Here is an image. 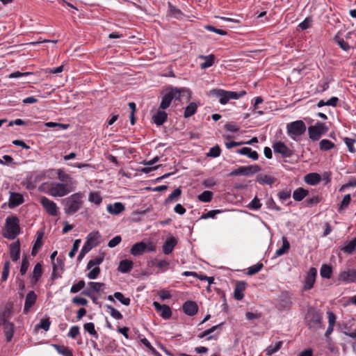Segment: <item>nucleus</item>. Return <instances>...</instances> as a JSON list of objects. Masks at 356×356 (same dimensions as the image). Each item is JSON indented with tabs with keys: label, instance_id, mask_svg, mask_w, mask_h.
Returning <instances> with one entry per match:
<instances>
[{
	"label": "nucleus",
	"instance_id": "nucleus-21",
	"mask_svg": "<svg viewBox=\"0 0 356 356\" xmlns=\"http://www.w3.org/2000/svg\"><path fill=\"white\" fill-rule=\"evenodd\" d=\"M177 239L175 237L172 236L168 237L162 247L163 253L165 254H170L177 245Z\"/></svg>",
	"mask_w": 356,
	"mask_h": 356
},
{
	"label": "nucleus",
	"instance_id": "nucleus-25",
	"mask_svg": "<svg viewBox=\"0 0 356 356\" xmlns=\"http://www.w3.org/2000/svg\"><path fill=\"white\" fill-rule=\"evenodd\" d=\"M57 175L61 184H65L69 187H71L75 182L73 178L70 175L65 173L62 169L57 170Z\"/></svg>",
	"mask_w": 356,
	"mask_h": 356
},
{
	"label": "nucleus",
	"instance_id": "nucleus-20",
	"mask_svg": "<svg viewBox=\"0 0 356 356\" xmlns=\"http://www.w3.org/2000/svg\"><path fill=\"white\" fill-rule=\"evenodd\" d=\"M24 202V197L22 194L15 192H10L8 207L15 208Z\"/></svg>",
	"mask_w": 356,
	"mask_h": 356
},
{
	"label": "nucleus",
	"instance_id": "nucleus-35",
	"mask_svg": "<svg viewBox=\"0 0 356 356\" xmlns=\"http://www.w3.org/2000/svg\"><path fill=\"white\" fill-rule=\"evenodd\" d=\"M309 191L303 188H298L293 193V198L298 202L302 201L307 195Z\"/></svg>",
	"mask_w": 356,
	"mask_h": 356
},
{
	"label": "nucleus",
	"instance_id": "nucleus-49",
	"mask_svg": "<svg viewBox=\"0 0 356 356\" xmlns=\"http://www.w3.org/2000/svg\"><path fill=\"white\" fill-rule=\"evenodd\" d=\"M104 259V254H102V255L100 257H97L93 259H90L87 264V269L89 270V269L92 268L94 266L100 265L103 262Z\"/></svg>",
	"mask_w": 356,
	"mask_h": 356
},
{
	"label": "nucleus",
	"instance_id": "nucleus-28",
	"mask_svg": "<svg viewBox=\"0 0 356 356\" xmlns=\"http://www.w3.org/2000/svg\"><path fill=\"white\" fill-rule=\"evenodd\" d=\"M236 153L240 154L241 155H245L248 158L252 159V160H257L259 159V154L256 151L252 150L250 147H244L241 149H238L236 150Z\"/></svg>",
	"mask_w": 356,
	"mask_h": 356
},
{
	"label": "nucleus",
	"instance_id": "nucleus-11",
	"mask_svg": "<svg viewBox=\"0 0 356 356\" xmlns=\"http://www.w3.org/2000/svg\"><path fill=\"white\" fill-rule=\"evenodd\" d=\"M40 203L49 215L51 216H56L58 215V207L54 201L45 196H42L40 199Z\"/></svg>",
	"mask_w": 356,
	"mask_h": 356
},
{
	"label": "nucleus",
	"instance_id": "nucleus-24",
	"mask_svg": "<svg viewBox=\"0 0 356 356\" xmlns=\"http://www.w3.org/2000/svg\"><path fill=\"white\" fill-rule=\"evenodd\" d=\"M10 256L13 261H17L20 257V243L17 240L10 245Z\"/></svg>",
	"mask_w": 356,
	"mask_h": 356
},
{
	"label": "nucleus",
	"instance_id": "nucleus-61",
	"mask_svg": "<svg viewBox=\"0 0 356 356\" xmlns=\"http://www.w3.org/2000/svg\"><path fill=\"white\" fill-rule=\"evenodd\" d=\"M43 273L42 266L40 263H37L33 268V271L31 275L37 277L40 279Z\"/></svg>",
	"mask_w": 356,
	"mask_h": 356
},
{
	"label": "nucleus",
	"instance_id": "nucleus-8",
	"mask_svg": "<svg viewBox=\"0 0 356 356\" xmlns=\"http://www.w3.org/2000/svg\"><path fill=\"white\" fill-rule=\"evenodd\" d=\"M306 321L309 328L322 325V316L315 309H309L306 316Z\"/></svg>",
	"mask_w": 356,
	"mask_h": 356
},
{
	"label": "nucleus",
	"instance_id": "nucleus-6",
	"mask_svg": "<svg viewBox=\"0 0 356 356\" xmlns=\"http://www.w3.org/2000/svg\"><path fill=\"white\" fill-rule=\"evenodd\" d=\"M288 134L294 138L295 136L302 135L306 131V125L302 120H296L289 123L286 126Z\"/></svg>",
	"mask_w": 356,
	"mask_h": 356
},
{
	"label": "nucleus",
	"instance_id": "nucleus-57",
	"mask_svg": "<svg viewBox=\"0 0 356 356\" xmlns=\"http://www.w3.org/2000/svg\"><path fill=\"white\" fill-rule=\"evenodd\" d=\"M334 40L343 50L348 51L350 49V46L343 38L336 35L334 37Z\"/></svg>",
	"mask_w": 356,
	"mask_h": 356
},
{
	"label": "nucleus",
	"instance_id": "nucleus-27",
	"mask_svg": "<svg viewBox=\"0 0 356 356\" xmlns=\"http://www.w3.org/2000/svg\"><path fill=\"white\" fill-rule=\"evenodd\" d=\"M246 283L243 281H238L236 283L234 289V298L237 300H241L243 298V291L245 289Z\"/></svg>",
	"mask_w": 356,
	"mask_h": 356
},
{
	"label": "nucleus",
	"instance_id": "nucleus-36",
	"mask_svg": "<svg viewBox=\"0 0 356 356\" xmlns=\"http://www.w3.org/2000/svg\"><path fill=\"white\" fill-rule=\"evenodd\" d=\"M198 104L195 102H191L185 108L184 112V117L188 118L193 115L197 110Z\"/></svg>",
	"mask_w": 356,
	"mask_h": 356
},
{
	"label": "nucleus",
	"instance_id": "nucleus-41",
	"mask_svg": "<svg viewBox=\"0 0 356 356\" xmlns=\"http://www.w3.org/2000/svg\"><path fill=\"white\" fill-rule=\"evenodd\" d=\"M83 329L85 332H88L91 336H92L95 339H97L99 337L98 333L97 332L95 324L93 323H86L83 325Z\"/></svg>",
	"mask_w": 356,
	"mask_h": 356
},
{
	"label": "nucleus",
	"instance_id": "nucleus-50",
	"mask_svg": "<svg viewBox=\"0 0 356 356\" xmlns=\"http://www.w3.org/2000/svg\"><path fill=\"white\" fill-rule=\"evenodd\" d=\"M321 201V197L318 195L313 196L312 197L307 198L305 202V206L307 207H312L314 205H316Z\"/></svg>",
	"mask_w": 356,
	"mask_h": 356
},
{
	"label": "nucleus",
	"instance_id": "nucleus-37",
	"mask_svg": "<svg viewBox=\"0 0 356 356\" xmlns=\"http://www.w3.org/2000/svg\"><path fill=\"white\" fill-rule=\"evenodd\" d=\"M275 180V177L267 175L259 174L257 176V181L261 184L272 185Z\"/></svg>",
	"mask_w": 356,
	"mask_h": 356
},
{
	"label": "nucleus",
	"instance_id": "nucleus-62",
	"mask_svg": "<svg viewBox=\"0 0 356 356\" xmlns=\"http://www.w3.org/2000/svg\"><path fill=\"white\" fill-rule=\"evenodd\" d=\"M81 242V239H76L74 241L72 248L68 254V255L70 258H73L75 256L76 252L78 251V250L79 248Z\"/></svg>",
	"mask_w": 356,
	"mask_h": 356
},
{
	"label": "nucleus",
	"instance_id": "nucleus-14",
	"mask_svg": "<svg viewBox=\"0 0 356 356\" xmlns=\"http://www.w3.org/2000/svg\"><path fill=\"white\" fill-rule=\"evenodd\" d=\"M153 306L159 315L164 319H170L172 316V310L167 305H161L154 301Z\"/></svg>",
	"mask_w": 356,
	"mask_h": 356
},
{
	"label": "nucleus",
	"instance_id": "nucleus-15",
	"mask_svg": "<svg viewBox=\"0 0 356 356\" xmlns=\"http://www.w3.org/2000/svg\"><path fill=\"white\" fill-rule=\"evenodd\" d=\"M245 94L246 92L245 90H241L239 92L225 90V96L219 99V102L221 104H226L229 99H238L243 97Z\"/></svg>",
	"mask_w": 356,
	"mask_h": 356
},
{
	"label": "nucleus",
	"instance_id": "nucleus-47",
	"mask_svg": "<svg viewBox=\"0 0 356 356\" xmlns=\"http://www.w3.org/2000/svg\"><path fill=\"white\" fill-rule=\"evenodd\" d=\"M29 267V261L28 259V256L26 254H24L22 257V264H21L20 270H19V273H20L21 275H24L26 273Z\"/></svg>",
	"mask_w": 356,
	"mask_h": 356
},
{
	"label": "nucleus",
	"instance_id": "nucleus-63",
	"mask_svg": "<svg viewBox=\"0 0 356 356\" xmlns=\"http://www.w3.org/2000/svg\"><path fill=\"white\" fill-rule=\"evenodd\" d=\"M225 95V90L222 89H212L209 91V95L222 98Z\"/></svg>",
	"mask_w": 356,
	"mask_h": 356
},
{
	"label": "nucleus",
	"instance_id": "nucleus-43",
	"mask_svg": "<svg viewBox=\"0 0 356 356\" xmlns=\"http://www.w3.org/2000/svg\"><path fill=\"white\" fill-rule=\"evenodd\" d=\"M283 342L282 341H277L275 345H270L266 349V353L268 356H270L271 355L277 352L282 346Z\"/></svg>",
	"mask_w": 356,
	"mask_h": 356
},
{
	"label": "nucleus",
	"instance_id": "nucleus-17",
	"mask_svg": "<svg viewBox=\"0 0 356 356\" xmlns=\"http://www.w3.org/2000/svg\"><path fill=\"white\" fill-rule=\"evenodd\" d=\"M184 312L189 316H193L195 315L198 312V306L197 303L192 300H187L183 304Z\"/></svg>",
	"mask_w": 356,
	"mask_h": 356
},
{
	"label": "nucleus",
	"instance_id": "nucleus-55",
	"mask_svg": "<svg viewBox=\"0 0 356 356\" xmlns=\"http://www.w3.org/2000/svg\"><path fill=\"white\" fill-rule=\"evenodd\" d=\"M221 149L218 145H216L209 149V152L207 154L208 157L216 158L220 155Z\"/></svg>",
	"mask_w": 356,
	"mask_h": 356
},
{
	"label": "nucleus",
	"instance_id": "nucleus-33",
	"mask_svg": "<svg viewBox=\"0 0 356 356\" xmlns=\"http://www.w3.org/2000/svg\"><path fill=\"white\" fill-rule=\"evenodd\" d=\"M282 245L281 248L277 249L275 252V256L276 257H280L283 254H285L288 253L289 249H290V243L287 240V238L286 236L282 237Z\"/></svg>",
	"mask_w": 356,
	"mask_h": 356
},
{
	"label": "nucleus",
	"instance_id": "nucleus-12",
	"mask_svg": "<svg viewBox=\"0 0 356 356\" xmlns=\"http://www.w3.org/2000/svg\"><path fill=\"white\" fill-rule=\"evenodd\" d=\"M317 276V270L314 267H311L307 273L304 281L303 291H309L312 289L316 282V277Z\"/></svg>",
	"mask_w": 356,
	"mask_h": 356
},
{
	"label": "nucleus",
	"instance_id": "nucleus-19",
	"mask_svg": "<svg viewBox=\"0 0 356 356\" xmlns=\"http://www.w3.org/2000/svg\"><path fill=\"white\" fill-rule=\"evenodd\" d=\"M292 305V301L290 296L286 293H282L279 298L277 308L280 310H288Z\"/></svg>",
	"mask_w": 356,
	"mask_h": 356
},
{
	"label": "nucleus",
	"instance_id": "nucleus-29",
	"mask_svg": "<svg viewBox=\"0 0 356 356\" xmlns=\"http://www.w3.org/2000/svg\"><path fill=\"white\" fill-rule=\"evenodd\" d=\"M321 180V177L316 172H311L305 176V181L311 186L318 184Z\"/></svg>",
	"mask_w": 356,
	"mask_h": 356
},
{
	"label": "nucleus",
	"instance_id": "nucleus-56",
	"mask_svg": "<svg viewBox=\"0 0 356 356\" xmlns=\"http://www.w3.org/2000/svg\"><path fill=\"white\" fill-rule=\"evenodd\" d=\"M10 261H6L4 263L3 268V271H2V275H1V281L2 282H6L8 279L9 273H10Z\"/></svg>",
	"mask_w": 356,
	"mask_h": 356
},
{
	"label": "nucleus",
	"instance_id": "nucleus-32",
	"mask_svg": "<svg viewBox=\"0 0 356 356\" xmlns=\"http://www.w3.org/2000/svg\"><path fill=\"white\" fill-rule=\"evenodd\" d=\"M181 188H177L175 189L171 194L168 195V197L165 200L164 204L168 205L173 202H177L181 195Z\"/></svg>",
	"mask_w": 356,
	"mask_h": 356
},
{
	"label": "nucleus",
	"instance_id": "nucleus-40",
	"mask_svg": "<svg viewBox=\"0 0 356 356\" xmlns=\"http://www.w3.org/2000/svg\"><path fill=\"white\" fill-rule=\"evenodd\" d=\"M332 274V266L327 264H323L321 270L320 275L323 278L330 279Z\"/></svg>",
	"mask_w": 356,
	"mask_h": 356
},
{
	"label": "nucleus",
	"instance_id": "nucleus-53",
	"mask_svg": "<svg viewBox=\"0 0 356 356\" xmlns=\"http://www.w3.org/2000/svg\"><path fill=\"white\" fill-rule=\"evenodd\" d=\"M351 201V197L350 194H347L344 195L342 201L340 203V205L338 208V211L341 213L343 209L348 207L350 202Z\"/></svg>",
	"mask_w": 356,
	"mask_h": 356
},
{
	"label": "nucleus",
	"instance_id": "nucleus-16",
	"mask_svg": "<svg viewBox=\"0 0 356 356\" xmlns=\"http://www.w3.org/2000/svg\"><path fill=\"white\" fill-rule=\"evenodd\" d=\"M2 326L6 336V341L10 342L14 334V324L6 318L2 319Z\"/></svg>",
	"mask_w": 356,
	"mask_h": 356
},
{
	"label": "nucleus",
	"instance_id": "nucleus-10",
	"mask_svg": "<svg viewBox=\"0 0 356 356\" xmlns=\"http://www.w3.org/2000/svg\"><path fill=\"white\" fill-rule=\"evenodd\" d=\"M67 186L59 182L53 183L49 189L50 194L54 197H63L67 195L72 190L68 189Z\"/></svg>",
	"mask_w": 356,
	"mask_h": 356
},
{
	"label": "nucleus",
	"instance_id": "nucleus-3",
	"mask_svg": "<svg viewBox=\"0 0 356 356\" xmlns=\"http://www.w3.org/2000/svg\"><path fill=\"white\" fill-rule=\"evenodd\" d=\"M101 237V235L98 231L90 232L88 236L86 241L85 242L83 246L82 247L81 252H79L77 261H81L86 254L90 252L92 248L98 245L99 242L98 239Z\"/></svg>",
	"mask_w": 356,
	"mask_h": 356
},
{
	"label": "nucleus",
	"instance_id": "nucleus-51",
	"mask_svg": "<svg viewBox=\"0 0 356 356\" xmlns=\"http://www.w3.org/2000/svg\"><path fill=\"white\" fill-rule=\"evenodd\" d=\"M140 341L154 356H162L146 338L142 339Z\"/></svg>",
	"mask_w": 356,
	"mask_h": 356
},
{
	"label": "nucleus",
	"instance_id": "nucleus-5",
	"mask_svg": "<svg viewBox=\"0 0 356 356\" xmlns=\"http://www.w3.org/2000/svg\"><path fill=\"white\" fill-rule=\"evenodd\" d=\"M327 131L328 127L324 123L318 122L314 125L309 127V138L313 141L318 140Z\"/></svg>",
	"mask_w": 356,
	"mask_h": 356
},
{
	"label": "nucleus",
	"instance_id": "nucleus-7",
	"mask_svg": "<svg viewBox=\"0 0 356 356\" xmlns=\"http://www.w3.org/2000/svg\"><path fill=\"white\" fill-rule=\"evenodd\" d=\"M261 168L258 165H251L248 166H241L237 169L232 170L228 174L229 177H234L238 175L249 176L261 171Z\"/></svg>",
	"mask_w": 356,
	"mask_h": 356
},
{
	"label": "nucleus",
	"instance_id": "nucleus-22",
	"mask_svg": "<svg viewBox=\"0 0 356 356\" xmlns=\"http://www.w3.org/2000/svg\"><path fill=\"white\" fill-rule=\"evenodd\" d=\"M37 300V295L33 291H30L25 299L24 313L27 314L31 307H32L35 303Z\"/></svg>",
	"mask_w": 356,
	"mask_h": 356
},
{
	"label": "nucleus",
	"instance_id": "nucleus-59",
	"mask_svg": "<svg viewBox=\"0 0 356 356\" xmlns=\"http://www.w3.org/2000/svg\"><path fill=\"white\" fill-rule=\"evenodd\" d=\"M86 283L84 280H80L76 284H73L70 289V292L72 293H76L85 287Z\"/></svg>",
	"mask_w": 356,
	"mask_h": 356
},
{
	"label": "nucleus",
	"instance_id": "nucleus-31",
	"mask_svg": "<svg viewBox=\"0 0 356 356\" xmlns=\"http://www.w3.org/2000/svg\"><path fill=\"white\" fill-rule=\"evenodd\" d=\"M125 209L124 205L121 202H115L113 204H108L107 206V211L111 214L118 215L124 211Z\"/></svg>",
	"mask_w": 356,
	"mask_h": 356
},
{
	"label": "nucleus",
	"instance_id": "nucleus-44",
	"mask_svg": "<svg viewBox=\"0 0 356 356\" xmlns=\"http://www.w3.org/2000/svg\"><path fill=\"white\" fill-rule=\"evenodd\" d=\"M334 147V143L327 139H323L319 143V148L321 151H328Z\"/></svg>",
	"mask_w": 356,
	"mask_h": 356
},
{
	"label": "nucleus",
	"instance_id": "nucleus-38",
	"mask_svg": "<svg viewBox=\"0 0 356 356\" xmlns=\"http://www.w3.org/2000/svg\"><path fill=\"white\" fill-rule=\"evenodd\" d=\"M356 250V238H354L350 241L347 243L342 248L341 250L347 254H352Z\"/></svg>",
	"mask_w": 356,
	"mask_h": 356
},
{
	"label": "nucleus",
	"instance_id": "nucleus-1",
	"mask_svg": "<svg viewBox=\"0 0 356 356\" xmlns=\"http://www.w3.org/2000/svg\"><path fill=\"white\" fill-rule=\"evenodd\" d=\"M166 93L163 96L159 108L165 110L168 108L173 100H181V97L187 96L186 100L190 101L192 97L191 91L186 88H175L168 86L166 88Z\"/></svg>",
	"mask_w": 356,
	"mask_h": 356
},
{
	"label": "nucleus",
	"instance_id": "nucleus-52",
	"mask_svg": "<svg viewBox=\"0 0 356 356\" xmlns=\"http://www.w3.org/2000/svg\"><path fill=\"white\" fill-rule=\"evenodd\" d=\"M264 267V265L262 263H257L255 265H253L248 268L247 275H253L259 272L262 268Z\"/></svg>",
	"mask_w": 356,
	"mask_h": 356
},
{
	"label": "nucleus",
	"instance_id": "nucleus-26",
	"mask_svg": "<svg viewBox=\"0 0 356 356\" xmlns=\"http://www.w3.org/2000/svg\"><path fill=\"white\" fill-rule=\"evenodd\" d=\"M167 113L160 108L152 116V120L157 126H161L162 124H163V123L167 121Z\"/></svg>",
	"mask_w": 356,
	"mask_h": 356
},
{
	"label": "nucleus",
	"instance_id": "nucleus-60",
	"mask_svg": "<svg viewBox=\"0 0 356 356\" xmlns=\"http://www.w3.org/2000/svg\"><path fill=\"white\" fill-rule=\"evenodd\" d=\"M51 322L49 318H42L40 323L36 325V329H42L47 331L49 329Z\"/></svg>",
	"mask_w": 356,
	"mask_h": 356
},
{
	"label": "nucleus",
	"instance_id": "nucleus-42",
	"mask_svg": "<svg viewBox=\"0 0 356 356\" xmlns=\"http://www.w3.org/2000/svg\"><path fill=\"white\" fill-rule=\"evenodd\" d=\"M151 264L152 266H156L163 272L165 271L169 268L170 266V263L165 259L159 261L156 259H153L151 261Z\"/></svg>",
	"mask_w": 356,
	"mask_h": 356
},
{
	"label": "nucleus",
	"instance_id": "nucleus-23",
	"mask_svg": "<svg viewBox=\"0 0 356 356\" xmlns=\"http://www.w3.org/2000/svg\"><path fill=\"white\" fill-rule=\"evenodd\" d=\"M147 249V244L143 241H140L132 245L130 252L132 255L137 257L142 255L144 252H146Z\"/></svg>",
	"mask_w": 356,
	"mask_h": 356
},
{
	"label": "nucleus",
	"instance_id": "nucleus-34",
	"mask_svg": "<svg viewBox=\"0 0 356 356\" xmlns=\"http://www.w3.org/2000/svg\"><path fill=\"white\" fill-rule=\"evenodd\" d=\"M199 58L200 59H203L205 61L200 64V67L202 69H207L211 67L215 60V56L213 54H210L209 56H200Z\"/></svg>",
	"mask_w": 356,
	"mask_h": 356
},
{
	"label": "nucleus",
	"instance_id": "nucleus-9",
	"mask_svg": "<svg viewBox=\"0 0 356 356\" xmlns=\"http://www.w3.org/2000/svg\"><path fill=\"white\" fill-rule=\"evenodd\" d=\"M272 147L275 154H281L283 158H290L293 154V151L280 140L273 143Z\"/></svg>",
	"mask_w": 356,
	"mask_h": 356
},
{
	"label": "nucleus",
	"instance_id": "nucleus-30",
	"mask_svg": "<svg viewBox=\"0 0 356 356\" xmlns=\"http://www.w3.org/2000/svg\"><path fill=\"white\" fill-rule=\"evenodd\" d=\"M134 262L132 261L124 259L120 262L118 270L122 273H128L132 270Z\"/></svg>",
	"mask_w": 356,
	"mask_h": 356
},
{
	"label": "nucleus",
	"instance_id": "nucleus-2",
	"mask_svg": "<svg viewBox=\"0 0 356 356\" xmlns=\"http://www.w3.org/2000/svg\"><path fill=\"white\" fill-rule=\"evenodd\" d=\"M83 196V193L78 192L62 200L61 203L64 207V211L67 216L74 214L82 207Z\"/></svg>",
	"mask_w": 356,
	"mask_h": 356
},
{
	"label": "nucleus",
	"instance_id": "nucleus-18",
	"mask_svg": "<svg viewBox=\"0 0 356 356\" xmlns=\"http://www.w3.org/2000/svg\"><path fill=\"white\" fill-rule=\"evenodd\" d=\"M223 325H224V323H221L218 324L216 325H213L211 327H210V328L204 330L202 333L199 334L197 335V337L200 339H203L205 337H207V340H208V341L212 340V339H216V336L215 335H211V334L213 333V332H215L217 330H221Z\"/></svg>",
	"mask_w": 356,
	"mask_h": 356
},
{
	"label": "nucleus",
	"instance_id": "nucleus-54",
	"mask_svg": "<svg viewBox=\"0 0 356 356\" xmlns=\"http://www.w3.org/2000/svg\"><path fill=\"white\" fill-rule=\"evenodd\" d=\"M106 307L108 310H110V314L113 318L116 320L122 319L123 316L118 309L109 305H106Z\"/></svg>",
	"mask_w": 356,
	"mask_h": 356
},
{
	"label": "nucleus",
	"instance_id": "nucleus-4",
	"mask_svg": "<svg viewBox=\"0 0 356 356\" xmlns=\"http://www.w3.org/2000/svg\"><path fill=\"white\" fill-rule=\"evenodd\" d=\"M6 229L7 234L4 237L8 239L13 240L19 234V220L16 216H12L6 219Z\"/></svg>",
	"mask_w": 356,
	"mask_h": 356
},
{
	"label": "nucleus",
	"instance_id": "nucleus-45",
	"mask_svg": "<svg viewBox=\"0 0 356 356\" xmlns=\"http://www.w3.org/2000/svg\"><path fill=\"white\" fill-rule=\"evenodd\" d=\"M213 193L210 191H204L200 193L197 198L200 202H210L212 200Z\"/></svg>",
	"mask_w": 356,
	"mask_h": 356
},
{
	"label": "nucleus",
	"instance_id": "nucleus-58",
	"mask_svg": "<svg viewBox=\"0 0 356 356\" xmlns=\"http://www.w3.org/2000/svg\"><path fill=\"white\" fill-rule=\"evenodd\" d=\"M222 212V211L220 209L211 210L207 213H203L200 219L214 218L217 214L221 213Z\"/></svg>",
	"mask_w": 356,
	"mask_h": 356
},
{
	"label": "nucleus",
	"instance_id": "nucleus-48",
	"mask_svg": "<svg viewBox=\"0 0 356 356\" xmlns=\"http://www.w3.org/2000/svg\"><path fill=\"white\" fill-rule=\"evenodd\" d=\"M114 297L124 305L129 306L131 303V299L129 298L124 297L123 293L121 292H115Z\"/></svg>",
	"mask_w": 356,
	"mask_h": 356
},
{
	"label": "nucleus",
	"instance_id": "nucleus-39",
	"mask_svg": "<svg viewBox=\"0 0 356 356\" xmlns=\"http://www.w3.org/2000/svg\"><path fill=\"white\" fill-rule=\"evenodd\" d=\"M53 347L63 356H73L72 350L65 346L53 344Z\"/></svg>",
	"mask_w": 356,
	"mask_h": 356
},
{
	"label": "nucleus",
	"instance_id": "nucleus-64",
	"mask_svg": "<svg viewBox=\"0 0 356 356\" xmlns=\"http://www.w3.org/2000/svg\"><path fill=\"white\" fill-rule=\"evenodd\" d=\"M346 145L348 147V151L351 153H354L356 152V149L354 147V143L356 142L355 139L345 138L343 139Z\"/></svg>",
	"mask_w": 356,
	"mask_h": 356
},
{
	"label": "nucleus",
	"instance_id": "nucleus-13",
	"mask_svg": "<svg viewBox=\"0 0 356 356\" xmlns=\"http://www.w3.org/2000/svg\"><path fill=\"white\" fill-rule=\"evenodd\" d=\"M338 280L345 283L356 282V270L348 269L341 271L338 276Z\"/></svg>",
	"mask_w": 356,
	"mask_h": 356
},
{
	"label": "nucleus",
	"instance_id": "nucleus-46",
	"mask_svg": "<svg viewBox=\"0 0 356 356\" xmlns=\"http://www.w3.org/2000/svg\"><path fill=\"white\" fill-rule=\"evenodd\" d=\"M88 200L97 205H99L102 202V197H101L99 192H90Z\"/></svg>",
	"mask_w": 356,
	"mask_h": 356
}]
</instances>
